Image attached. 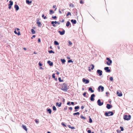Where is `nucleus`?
<instances>
[{
	"label": "nucleus",
	"mask_w": 133,
	"mask_h": 133,
	"mask_svg": "<svg viewBox=\"0 0 133 133\" xmlns=\"http://www.w3.org/2000/svg\"><path fill=\"white\" fill-rule=\"evenodd\" d=\"M59 21L62 22H64V19H62V21H61V20H60Z\"/></svg>",
	"instance_id": "56"
},
{
	"label": "nucleus",
	"mask_w": 133,
	"mask_h": 133,
	"mask_svg": "<svg viewBox=\"0 0 133 133\" xmlns=\"http://www.w3.org/2000/svg\"><path fill=\"white\" fill-rule=\"evenodd\" d=\"M35 122L37 123L38 124L39 123V121L37 120V119H35Z\"/></svg>",
	"instance_id": "48"
},
{
	"label": "nucleus",
	"mask_w": 133,
	"mask_h": 133,
	"mask_svg": "<svg viewBox=\"0 0 133 133\" xmlns=\"http://www.w3.org/2000/svg\"><path fill=\"white\" fill-rule=\"evenodd\" d=\"M54 44L55 45H58L59 43L57 41H55L54 42Z\"/></svg>",
	"instance_id": "24"
},
{
	"label": "nucleus",
	"mask_w": 133,
	"mask_h": 133,
	"mask_svg": "<svg viewBox=\"0 0 133 133\" xmlns=\"http://www.w3.org/2000/svg\"><path fill=\"white\" fill-rule=\"evenodd\" d=\"M9 5L8 8L9 9H10L11 8L12 6L10 5Z\"/></svg>",
	"instance_id": "62"
},
{
	"label": "nucleus",
	"mask_w": 133,
	"mask_h": 133,
	"mask_svg": "<svg viewBox=\"0 0 133 133\" xmlns=\"http://www.w3.org/2000/svg\"><path fill=\"white\" fill-rule=\"evenodd\" d=\"M80 117H81V118H82V119H86V118L85 117L83 116L82 115Z\"/></svg>",
	"instance_id": "38"
},
{
	"label": "nucleus",
	"mask_w": 133,
	"mask_h": 133,
	"mask_svg": "<svg viewBox=\"0 0 133 133\" xmlns=\"http://www.w3.org/2000/svg\"><path fill=\"white\" fill-rule=\"evenodd\" d=\"M26 2L27 4H30L31 3V1H30L29 0H26Z\"/></svg>",
	"instance_id": "27"
},
{
	"label": "nucleus",
	"mask_w": 133,
	"mask_h": 133,
	"mask_svg": "<svg viewBox=\"0 0 133 133\" xmlns=\"http://www.w3.org/2000/svg\"><path fill=\"white\" fill-rule=\"evenodd\" d=\"M22 128L23 129L25 130L26 131H27V128L25 126L23 125H22Z\"/></svg>",
	"instance_id": "22"
},
{
	"label": "nucleus",
	"mask_w": 133,
	"mask_h": 133,
	"mask_svg": "<svg viewBox=\"0 0 133 133\" xmlns=\"http://www.w3.org/2000/svg\"><path fill=\"white\" fill-rule=\"evenodd\" d=\"M106 59L108 61L106 62L107 64L108 65H110L112 63V60H110V58L108 57L106 58Z\"/></svg>",
	"instance_id": "4"
},
{
	"label": "nucleus",
	"mask_w": 133,
	"mask_h": 133,
	"mask_svg": "<svg viewBox=\"0 0 133 133\" xmlns=\"http://www.w3.org/2000/svg\"><path fill=\"white\" fill-rule=\"evenodd\" d=\"M116 131L117 133H121V131L119 130H117Z\"/></svg>",
	"instance_id": "50"
},
{
	"label": "nucleus",
	"mask_w": 133,
	"mask_h": 133,
	"mask_svg": "<svg viewBox=\"0 0 133 133\" xmlns=\"http://www.w3.org/2000/svg\"><path fill=\"white\" fill-rule=\"evenodd\" d=\"M117 96L119 97L121 96L122 95V94L121 92L119 93V92L118 91H117Z\"/></svg>",
	"instance_id": "17"
},
{
	"label": "nucleus",
	"mask_w": 133,
	"mask_h": 133,
	"mask_svg": "<svg viewBox=\"0 0 133 133\" xmlns=\"http://www.w3.org/2000/svg\"><path fill=\"white\" fill-rule=\"evenodd\" d=\"M88 133H91V131L90 130H89L88 131Z\"/></svg>",
	"instance_id": "57"
},
{
	"label": "nucleus",
	"mask_w": 133,
	"mask_h": 133,
	"mask_svg": "<svg viewBox=\"0 0 133 133\" xmlns=\"http://www.w3.org/2000/svg\"><path fill=\"white\" fill-rule=\"evenodd\" d=\"M61 61L62 63V64H64V63L66 61L64 59H61Z\"/></svg>",
	"instance_id": "26"
},
{
	"label": "nucleus",
	"mask_w": 133,
	"mask_h": 133,
	"mask_svg": "<svg viewBox=\"0 0 133 133\" xmlns=\"http://www.w3.org/2000/svg\"><path fill=\"white\" fill-rule=\"evenodd\" d=\"M47 111L50 114L52 112V110L51 109L49 108H48L46 109Z\"/></svg>",
	"instance_id": "18"
},
{
	"label": "nucleus",
	"mask_w": 133,
	"mask_h": 133,
	"mask_svg": "<svg viewBox=\"0 0 133 133\" xmlns=\"http://www.w3.org/2000/svg\"><path fill=\"white\" fill-rule=\"evenodd\" d=\"M71 21L73 24H76V21L75 19H72L71 20Z\"/></svg>",
	"instance_id": "19"
},
{
	"label": "nucleus",
	"mask_w": 133,
	"mask_h": 133,
	"mask_svg": "<svg viewBox=\"0 0 133 133\" xmlns=\"http://www.w3.org/2000/svg\"><path fill=\"white\" fill-rule=\"evenodd\" d=\"M88 90L89 91H90L92 93H93L94 92V90H92V88L91 87L89 88Z\"/></svg>",
	"instance_id": "20"
},
{
	"label": "nucleus",
	"mask_w": 133,
	"mask_h": 133,
	"mask_svg": "<svg viewBox=\"0 0 133 133\" xmlns=\"http://www.w3.org/2000/svg\"><path fill=\"white\" fill-rule=\"evenodd\" d=\"M71 105L72 104V105H74V103L73 102H71Z\"/></svg>",
	"instance_id": "61"
},
{
	"label": "nucleus",
	"mask_w": 133,
	"mask_h": 133,
	"mask_svg": "<svg viewBox=\"0 0 133 133\" xmlns=\"http://www.w3.org/2000/svg\"><path fill=\"white\" fill-rule=\"evenodd\" d=\"M31 32L32 34H35V32L34 30L33 29H31Z\"/></svg>",
	"instance_id": "31"
},
{
	"label": "nucleus",
	"mask_w": 133,
	"mask_h": 133,
	"mask_svg": "<svg viewBox=\"0 0 133 133\" xmlns=\"http://www.w3.org/2000/svg\"><path fill=\"white\" fill-rule=\"evenodd\" d=\"M58 80L60 82H63V80H61V77H59L58 78Z\"/></svg>",
	"instance_id": "36"
},
{
	"label": "nucleus",
	"mask_w": 133,
	"mask_h": 133,
	"mask_svg": "<svg viewBox=\"0 0 133 133\" xmlns=\"http://www.w3.org/2000/svg\"><path fill=\"white\" fill-rule=\"evenodd\" d=\"M98 105L99 106L102 105L103 104V102H101V100L98 99L97 102Z\"/></svg>",
	"instance_id": "5"
},
{
	"label": "nucleus",
	"mask_w": 133,
	"mask_h": 133,
	"mask_svg": "<svg viewBox=\"0 0 133 133\" xmlns=\"http://www.w3.org/2000/svg\"><path fill=\"white\" fill-rule=\"evenodd\" d=\"M82 81L85 84H87L89 82V80L87 79H85V78H83L82 79Z\"/></svg>",
	"instance_id": "7"
},
{
	"label": "nucleus",
	"mask_w": 133,
	"mask_h": 133,
	"mask_svg": "<svg viewBox=\"0 0 133 133\" xmlns=\"http://www.w3.org/2000/svg\"><path fill=\"white\" fill-rule=\"evenodd\" d=\"M70 23L69 21H68L66 24V26L67 27L69 26L70 25Z\"/></svg>",
	"instance_id": "23"
},
{
	"label": "nucleus",
	"mask_w": 133,
	"mask_h": 133,
	"mask_svg": "<svg viewBox=\"0 0 133 133\" xmlns=\"http://www.w3.org/2000/svg\"><path fill=\"white\" fill-rule=\"evenodd\" d=\"M57 71L56 72V74L57 75H58L59 74V72L57 71Z\"/></svg>",
	"instance_id": "63"
},
{
	"label": "nucleus",
	"mask_w": 133,
	"mask_h": 133,
	"mask_svg": "<svg viewBox=\"0 0 133 133\" xmlns=\"http://www.w3.org/2000/svg\"><path fill=\"white\" fill-rule=\"evenodd\" d=\"M68 62L69 63H73V61H72L71 59H69L68 61Z\"/></svg>",
	"instance_id": "40"
},
{
	"label": "nucleus",
	"mask_w": 133,
	"mask_h": 133,
	"mask_svg": "<svg viewBox=\"0 0 133 133\" xmlns=\"http://www.w3.org/2000/svg\"><path fill=\"white\" fill-rule=\"evenodd\" d=\"M80 114V113H79V112H75V113H74L73 114V115H74V116H75V115H79Z\"/></svg>",
	"instance_id": "29"
},
{
	"label": "nucleus",
	"mask_w": 133,
	"mask_h": 133,
	"mask_svg": "<svg viewBox=\"0 0 133 133\" xmlns=\"http://www.w3.org/2000/svg\"><path fill=\"white\" fill-rule=\"evenodd\" d=\"M38 65L39 66H42V64L40 62H39L38 63Z\"/></svg>",
	"instance_id": "47"
},
{
	"label": "nucleus",
	"mask_w": 133,
	"mask_h": 133,
	"mask_svg": "<svg viewBox=\"0 0 133 133\" xmlns=\"http://www.w3.org/2000/svg\"><path fill=\"white\" fill-rule=\"evenodd\" d=\"M104 69L106 71V72H110L111 71L109 69V67H105Z\"/></svg>",
	"instance_id": "12"
},
{
	"label": "nucleus",
	"mask_w": 133,
	"mask_h": 133,
	"mask_svg": "<svg viewBox=\"0 0 133 133\" xmlns=\"http://www.w3.org/2000/svg\"><path fill=\"white\" fill-rule=\"evenodd\" d=\"M101 89L102 91H103L104 90V88L103 86L101 85H100L99 86L98 88V91H100V89Z\"/></svg>",
	"instance_id": "8"
},
{
	"label": "nucleus",
	"mask_w": 133,
	"mask_h": 133,
	"mask_svg": "<svg viewBox=\"0 0 133 133\" xmlns=\"http://www.w3.org/2000/svg\"><path fill=\"white\" fill-rule=\"evenodd\" d=\"M114 113L112 111H109L108 112H105L104 114V115L106 116H111L113 115Z\"/></svg>",
	"instance_id": "3"
},
{
	"label": "nucleus",
	"mask_w": 133,
	"mask_h": 133,
	"mask_svg": "<svg viewBox=\"0 0 133 133\" xmlns=\"http://www.w3.org/2000/svg\"><path fill=\"white\" fill-rule=\"evenodd\" d=\"M84 108V107L83 106H82L81 107V108L82 109H83Z\"/></svg>",
	"instance_id": "64"
},
{
	"label": "nucleus",
	"mask_w": 133,
	"mask_h": 133,
	"mask_svg": "<svg viewBox=\"0 0 133 133\" xmlns=\"http://www.w3.org/2000/svg\"><path fill=\"white\" fill-rule=\"evenodd\" d=\"M68 108L69 110H72V108L71 107H69Z\"/></svg>",
	"instance_id": "59"
},
{
	"label": "nucleus",
	"mask_w": 133,
	"mask_h": 133,
	"mask_svg": "<svg viewBox=\"0 0 133 133\" xmlns=\"http://www.w3.org/2000/svg\"><path fill=\"white\" fill-rule=\"evenodd\" d=\"M80 3L81 4H83L84 3V2L82 1V0H81L80 1Z\"/></svg>",
	"instance_id": "52"
},
{
	"label": "nucleus",
	"mask_w": 133,
	"mask_h": 133,
	"mask_svg": "<svg viewBox=\"0 0 133 133\" xmlns=\"http://www.w3.org/2000/svg\"><path fill=\"white\" fill-rule=\"evenodd\" d=\"M68 107L67 106H65L64 107V109L65 110H66L67 109Z\"/></svg>",
	"instance_id": "53"
},
{
	"label": "nucleus",
	"mask_w": 133,
	"mask_h": 133,
	"mask_svg": "<svg viewBox=\"0 0 133 133\" xmlns=\"http://www.w3.org/2000/svg\"><path fill=\"white\" fill-rule=\"evenodd\" d=\"M79 108V107L78 106H75V108L74 109L75 110V111L76 112L77 111V109H78Z\"/></svg>",
	"instance_id": "21"
},
{
	"label": "nucleus",
	"mask_w": 133,
	"mask_h": 133,
	"mask_svg": "<svg viewBox=\"0 0 133 133\" xmlns=\"http://www.w3.org/2000/svg\"><path fill=\"white\" fill-rule=\"evenodd\" d=\"M37 22H36L37 24H38V27H41L42 26V24L41 22L39 21V20L38 19H37Z\"/></svg>",
	"instance_id": "11"
},
{
	"label": "nucleus",
	"mask_w": 133,
	"mask_h": 133,
	"mask_svg": "<svg viewBox=\"0 0 133 133\" xmlns=\"http://www.w3.org/2000/svg\"><path fill=\"white\" fill-rule=\"evenodd\" d=\"M106 94H107V96H108L109 95H108V94H109V93L108 92H106Z\"/></svg>",
	"instance_id": "55"
},
{
	"label": "nucleus",
	"mask_w": 133,
	"mask_h": 133,
	"mask_svg": "<svg viewBox=\"0 0 133 133\" xmlns=\"http://www.w3.org/2000/svg\"><path fill=\"white\" fill-rule=\"evenodd\" d=\"M67 85L65 83H63L61 86V89L65 92L67 91L69 88L67 87Z\"/></svg>",
	"instance_id": "1"
},
{
	"label": "nucleus",
	"mask_w": 133,
	"mask_h": 133,
	"mask_svg": "<svg viewBox=\"0 0 133 133\" xmlns=\"http://www.w3.org/2000/svg\"><path fill=\"white\" fill-rule=\"evenodd\" d=\"M17 35H21V33H20V32L19 31L18 32V33H17Z\"/></svg>",
	"instance_id": "58"
},
{
	"label": "nucleus",
	"mask_w": 133,
	"mask_h": 133,
	"mask_svg": "<svg viewBox=\"0 0 133 133\" xmlns=\"http://www.w3.org/2000/svg\"><path fill=\"white\" fill-rule=\"evenodd\" d=\"M52 77L54 78H55V74H52Z\"/></svg>",
	"instance_id": "51"
},
{
	"label": "nucleus",
	"mask_w": 133,
	"mask_h": 133,
	"mask_svg": "<svg viewBox=\"0 0 133 133\" xmlns=\"http://www.w3.org/2000/svg\"><path fill=\"white\" fill-rule=\"evenodd\" d=\"M68 127L70 128H71V129H75V128L74 127H71V126L69 125H68Z\"/></svg>",
	"instance_id": "33"
},
{
	"label": "nucleus",
	"mask_w": 133,
	"mask_h": 133,
	"mask_svg": "<svg viewBox=\"0 0 133 133\" xmlns=\"http://www.w3.org/2000/svg\"><path fill=\"white\" fill-rule=\"evenodd\" d=\"M90 66H92V67L91 68V69L92 70H93L94 67V65L93 64H91V65H90Z\"/></svg>",
	"instance_id": "39"
},
{
	"label": "nucleus",
	"mask_w": 133,
	"mask_h": 133,
	"mask_svg": "<svg viewBox=\"0 0 133 133\" xmlns=\"http://www.w3.org/2000/svg\"><path fill=\"white\" fill-rule=\"evenodd\" d=\"M86 92H85L83 94V96H84L85 97H87V96H86Z\"/></svg>",
	"instance_id": "46"
},
{
	"label": "nucleus",
	"mask_w": 133,
	"mask_h": 133,
	"mask_svg": "<svg viewBox=\"0 0 133 133\" xmlns=\"http://www.w3.org/2000/svg\"><path fill=\"white\" fill-rule=\"evenodd\" d=\"M63 29L62 31H58V32L60 34L62 35H64L65 34V30L64 29Z\"/></svg>",
	"instance_id": "10"
},
{
	"label": "nucleus",
	"mask_w": 133,
	"mask_h": 133,
	"mask_svg": "<svg viewBox=\"0 0 133 133\" xmlns=\"http://www.w3.org/2000/svg\"><path fill=\"white\" fill-rule=\"evenodd\" d=\"M54 13V12L52 10H50V14H53Z\"/></svg>",
	"instance_id": "30"
},
{
	"label": "nucleus",
	"mask_w": 133,
	"mask_h": 133,
	"mask_svg": "<svg viewBox=\"0 0 133 133\" xmlns=\"http://www.w3.org/2000/svg\"><path fill=\"white\" fill-rule=\"evenodd\" d=\"M68 43H69V44L68 45V46H69L70 45H72V43L70 41H68Z\"/></svg>",
	"instance_id": "44"
},
{
	"label": "nucleus",
	"mask_w": 133,
	"mask_h": 133,
	"mask_svg": "<svg viewBox=\"0 0 133 133\" xmlns=\"http://www.w3.org/2000/svg\"><path fill=\"white\" fill-rule=\"evenodd\" d=\"M131 118V116L129 115L128 116L127 115H125L123 116V119L125 120H129Z\"/></svg>",
	"instance_id": "2"
},
{
	"label": "nucleus",
	"mask_w": 133,
	"mask_h": 133,
	"mask_svg": "<svg viewBox=\"0 0 133 133\" xmlns=\"http://www.w3.org/2000/svg\"><path fill=\"white\" fill-rule=\"evenodd\" d=\"M106 107L108 109H109L112 107V106L109 104H107Z\"/></svg>",
	"instance_id": "13"
},
{
	"label": "nucleus",
	"mask_w": 133,
	"mask_h": 133,
	"mask_svg": "<svg viewBox=\"0 0 133 133\" xmlns=\"http://www.w3.org/2000/svg\"><path fill=\"white\" fill-rule=\"evenodd\" d=\"M52 18L53 19H55L57 18V17L56 16H52Z\"/></svg>",
	"instance_id": "54"
},
{
	"label": "nucleus",
	"mask_w": 133,
	"mask_h": 133,
	"mask_svg": "<svg viewBox=\"0 0 133 133\" xmlns=\"http://www.w3.org/2000/svg\"><path fill=\"white\" fill-rule=\"evenodd\" d=\"M70 103H71V102H70L68 101L67 102V105H71V104Z\"/></svg>",
	"instance_id": "42"
},
{
	"label": "nucleus",
	"mask_w": 133,
	"mask_h": 133,
	"mask_svg": "<svg viewBox=\"0 0 133 133\" xmlns=\"http://www.w3.org/2000/svg\"><path fill=\"white\" fill-rule=\"evenodd\" d=\"M120 129H121V130L120 131H123L124 130V129L123 128V127L122 126H121L120 127Z\"/></svg>",
	"instance_id": "43"
},
{
	"label": "nucleus",
	"mask_w": 133,
	"mask_h": 133,
	"mask_svg": "<svg viewBox=\"0 0 133 133\" xmlns=\"http://www.w3.org/2000/svg\"><path fill=\"white\" fill-rule=\"evenodd\" d=\"M97 73L98 74L99 76H101L102 74V71L100 70H97Z\"/></svg>",
	"instance_id": "6"
},
{
	"label": "nucleus",
	"mask_w": 133,
	"mask_h": 133,
	"mask_svg": "<svg viewBox=\"0 0 133 133\" xmlns=\"http://www.w3.org/2000/svg\"><path fill=\"white\" fill-rule=\"evenodd\" d=\"M47 63L50 66H52L53 65V63L50 61H48L47 62Z\"/></svg>",
	"instance_id": "14"
},
{
	"label": "nucleus",
	"mask_w": 133,
	"mask_h": 133,
	"mask_svg": "<svg viewBox=\"0 0 133 133\" xmlns=\"http://www.w3.org/2000/svg\"><path fill=\"white\" fill-rule=\"evenodd\" d=\"M9 5H12L13 4V2L11 0H10L9 2Z\"/></svg>",
	"instance_id": "25"
},
{
	"label": "nucleus",
	"mask_w": 133,
	"mask_h": 133,
	"mask_svg": "<svg viewBox=\"0 0 133 133\" xmlns=\"http://www.w3.org/2000/svg\"><path fill=\"white\" fill-rule=\"evenodd\" d=\"M90 116H89V122L90 123H92V120L91 119V118H90Z\"/></svg>",
	"instance_id": "32"
},
{
	"label": "nucleus",
	"mask_w": 133,
	"mask_h": 133,
	"mask_svg": "<svg viewBox=\"0 0 133 133\" xmlns=\"http://www.w3.org/2000/svg\"><path fill=\"white\" fill-rule=\"evenodd\" d=\"M69 6H72L73 8L74 7V6L73 4H72V3H70L69 4Z\"/></svg>",
	"instance_id": "45"
},
{
	"label": "nucleus",
	"mask_w": 133,
	"mask_h": 133,
	"mask_svg": "<svg viewBox=\"0 0 133 133\" xmlns=\"http://www.w3.org/2000/svg\"><path fill=\"white\" fill-rule=\"evenodd\" d=\"M53 110L54 111H56V108L55 106H53L52 107Z\"/></svg>",
	"instance_id": "37"
},
{
	"label": "nucleus",
	"mask_w": 133,
	"mask_h": 133,
	"mask_svg": "<svg viewBox=\"0 0 133 133\" xmlns=\"http://www.w3.org/2000/svg\"><path fill=\"white\" fill-rule=\"evenodd\" d=\"M95 95L94 94H92L90 97V100L91 101H94L95 100L94 97H95Z\"/></svg>",
	"instance_id": "9"
},
{
	"label": "nucleus",
	"mask_w": 133,
	"mask_h": 133,
	"mask_svg": "<svg viewBox=\"0 0 133 133\" xmlns=\"http://www.w3.org/2000/svg\"><path fill=\"white\" fill-rule=\"evenodd\" d=\"M14 8L16 11H17L19 9V7L17 4H15L14 6Z\"/></svg>",
	"instance_id": "15"
},
{
	"label": "nucleus",
	"mask_w": 133,
	"mask_h": 133,
	"mask_svg": "<svg viewBox=\"0 0 133 133\" xmlns=\"http://www.w3.org/2000/svg\"><path fill=\"white\" fill-rule=\"evenodd\" d=\"M69 15H70V16H71V14L70 12H68V13L66 15V16L67 17Z\"/></svg>",
	"instance_id": "28"
},
{
	"label": "nucleus",
	"mask_w": 133,
	"mask_h": 133,
	"mask_svg": "<svg viewBox=\"0 0 133 133\" xmlns=\"http://www.w3.org/2000/svg\"><path fill=\"white\" fill-rule=\"evenodd\" d=\"M62 103L60 102L59 103L58 102H56V105L57 106H58V107H60Z\"/></svg>",
	"instance_id": "16"
},
{
	"label": "nucleus",
	"mask_w": 133,
	"mask_h": 133,
	"mask_svg": "<svg viewBox=\"0 0 133 133\" xmlns=\"http://www.w3.org/2000/svg\"><path fill=\"white\" fill-rule=\"evenodd\" d=\"M42 17L44 19H46L47 18L46 16H44V14H42Z\"/></svg>",
	"instance_id": "34"
},
{
	"label": "nucleus",
	"mask_w": 133,
	"mask_h": 133,
	"mask_svg": "<svg viewBox=\"0 0 133 133\" xmlns=\"http://www.w3.org/2000/svg\"><path fill=\"white\" fill-rule=\"evenodd\" d=\"M110 81H112L113 80V78L112 77H111L110 78Z\"/></svg>",
	"instance_id": "49"
},
{
	"label": "nucleus",
	"mask_w": 133,
	"mask_h": 133,
	"mask_svg": "<svg viewBox=\"0 0 133 133\" xmlns=\"http://www.w3.org/2000/svg\"><path fill=\"white\" fill-rule=\"evenodd\" d=\"M61 124L63 126L66 127V125L65 124V123L64 122H62L61 123Z\"/></svg>",
	"instance_id": "41"
},
{
	"label": "nucleus",
	"mask_w": 133,
	"mask_h": 133,
	"mask_svg": "<svg viewBox=\"0 0 133 133\" xmlns=\"http://www.w3.org/2000/svg\"><path fill=\"white\" fill-rule=\"evenodd\" d=\"M38 43H39L41 42V39L40 38H39L38 39Z\"/></svg>",
	"instance_id": "60"
},
{
	"label": "nucleus",
	"mask_w": 133,
	"mask_h": 133,
	"mask_svg": "<svg viewBox=\"0 0 133 133\" xmlns=\"http://www.w3.org/2000/svg\"><path fill=\"white\" fill-rule=\"evenodd\" d=\"M48 52H49V53L50 54L52 53L54 54L55 53L54 52V51H53L52 50L49 51Z\"/></svg>",
	"instance_id": "35"
}]
</instances>
